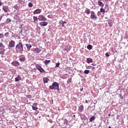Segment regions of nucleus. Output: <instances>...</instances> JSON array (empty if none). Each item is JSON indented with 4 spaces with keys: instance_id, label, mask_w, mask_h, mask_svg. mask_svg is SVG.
Wrapping results in <instances>:
<instances>
[{
    "instance_id": "obj_1",
    "label": "nucleus",
    "mask_w": 128,
    "mask_h": 128,
    "mask_svg": "<svg viewBox=\"0 0 128 128\" xmlns=\"http://www.w3.org/2000/svg\"><path fill=\"white\" fill-rule=\"evenodd\" d=\"M24 44H22V42H18L16 46V52L17 54H22L24 52Z\"/></svg>"
},
{
    "instance_id": "obj_2",
    "label": "nucleus",
    "mask_w": 128,
    "mask_h": 128,
    "mask_svg": "<svg viewBox=\"0 0 128 128\" xmlns=\"http://www.w3.org/2000/svg\"><path fill=\"white\" fill-rule=\"evenodd\" d=\"M50 90H60V84L57 82H54L52 85L49 86Z\"/></svg>"
},
{
    "instance_id": "obj_3",
    "label": "nucleus",
    "mask_w": 128,
    "mask_h": 128,
    "mask_svg": "<svg viewBox=\"0 0 128 128\" xmlns=\"http://www.w3.org/2000/svg\"><path fill=\"white\" fill-rule=\"evenodd\" d=\"M90 18H91V20H98V16H96V13L94 12H90Z\"/></svg>"
},
{
    "instance_id": "obj_4",
    "label": "nucleus",
    "mask_w": 128,
    "mask_h": 128,
    "mask_svg": "<svg viewBox=\"0 0 128 128\" xmlns=\"http://www.w3.org/2000/svg\"><path fill=\"white\" fill-rule=\"evenodd\" d=\"M0 54H4V52L6 51V50L4 49V46L2 42L0 43Z\"/></svg>"
},
{
    "instance_id": "obj_5",
    "label": "nucleus",
    "mask_w": 128,
    "mask_h": 128,
    "mask_svg": "<svg viewBox=\"0 0 128 128\" xmlns=\"http://www.w3.org/2000/svg\"><path fill=\"white\" fill-rule=\"evenodd\" d=\"M36 68H37V70H39V72H40L42 73L46 72V70H44V68H42L41 67V66H40L39 64L36 65Z\"/></svg>"
},
{
    "instance_id": "obj_6",
    "label": "nucleus",
    "mask_w": 128,
    "mask_h": 128,
    "mask_svg": "<svg viewBox=\"0 0 128 128\" xmlns=\"http://www.w3.org/2000/svg\"><path fill=\"white\" fill-rule=\"evenodd\" d=\"M14 46H16V42L11 40L9 42L8 48H14Z\"/></svg>"
},
{
    "instance_id": "obj_7",
    "label": "nucleus",
    "mask_w": 128,
    "mask_h": 128,
    "mask_svg": "<svg viewBox=\"0 0 128 128\" xmlns=\"http://www.w3.org/2000/svg\"><path fill=\"white\" fill-rule=\"evenodd\" d=\"M38 20H40V22H44L46 20V17H44V16L42 15H40L38 17Z\"/></svg>"
},
{
    "instance_id": "obj_8",
    "label": "nucleus",
    "mask_w": 128,
    "mask_h": 128,
    "mask_svg": "<svg viewBox=\"0 0 128 128\" xmlns=\"http://www.w3.org/2000/svg\"><path fill=\"white\" fill-rule=\"evenodd\" d=\"M41 12H42V9L38 8L34 12L33 14H38Z\"/></svg>"
},
{
    "instance_id": "obj_9",
    "label": "nucleus",
    "mask_w": 128,
    "mask_h": 128,
    "mask_svg": "<svg viewBox=\"0 0 128 128\" xmlns=\"http://www.w3.org/2000/svg\"><path fill=\"white\" fill-rule=\"evenodd\" d=\"M24 46H26L27 48V50L28 52H30V48H32V44H24Z\"/></svg>"
},
{
    "instance_id": "obj_10",
    "label": "nucleus",
    "mask_w": 128,
    "mask_h": 128,
    "mask_svg": "<svg viewBox=\"0 0 128 128\" xmlns=\"http://www.w3.org/2000/svg\"><path fill=\"white\" fill-rule=\"evenodd\" d=\"M12 64L14 66H20V62L18 61H14L12 62Z\"/></svg>"
},
{
    "instance_id": "obj_11",
    "label": "nucleus",
    "mask_w": 128,
    "mask_h": 128,
    "mask_svg": "<svg viewBox=\"0 0 128 128\" xmlns=\"http://www.w3.org/2000/svg\"><path fill=\"white\" fill-rule=\"evenodd\" d=\"M2 9L4 12H8V6H2Z\"/></svg>"
},
{
    "instance_id": "obj_12",
    "label": "nucleus",
    "mask_w": 128,
    "mask_h": 128,
    "mask_svg": "<svg viewBox=\"0 0 128 128\" xmlns=\"http://www.w3.org/2000/svg\"><path fill=\"white\" fill-rule=\"evenodd\" d=\"M42 52V50L38 48H36L34 50V52H36V54H40Z\"/></svg>"
},
{
    "instance_id": "obj_13",
    "label": "nucleus",
    "mask_w": 128,
    "mask_h": 128,
    "mask_svg": "<svg viewBox=\"0 0 128 128\" xmlns=\"http://www.w3.org/2000/svg\"><path fill=\"white\" fill-rule=\"evenodd\" d=\"M40 24L42 26H48V22H40Z\"/></svg>"
},
{
    "instance_id": "obj_14",
    "label": "nucleus",
    "mask_w": 128,
    "mask_h": 128,
    "mask_svg": "<svg viewBox=\"0 0 128 128\" xmlns=\"http://www.w3.org/2000/svg\"><path fill=\"white\" fill-rule=\"evenodd\" d=\"M78 110L80 112H84V105H80L78 106Z\"/></svg>"
},
{
    "instance_id": "obj_15",
    "label": "nucleus",
    "mask_w": 128,
    "mask_h": 128,
    "mask_svg": "<svg viewBox=\"0 0 128 128\" xmlns=\"http://www.w3.org/2000/svg\"><path fill=\"white\" fill-rule=\"evenodd\" d=\"M59 24H61L62 27H64V24H66V22L60 20V21Z\"/></svg>"
},
{
    "instance_id": "obj_16",
    "label": "nucleus",
    "mask_w": 128,
    "mask_h": 128,
    "mask_svg": "<svg viewBox=\"0 0 128 128\" xmlns=\"http://www.w3.org/2000/svg\"><path fill=\"white\" fill-rule=\"evenodd\" d=\"M49 80H50V79H48V78L44 77L43 78L44 84H46V83L48 82Z\"/></svg>"
},
{
    "instance_id": "obj_17",
    "label": "nucleus",
    "mask_w": 128,
    "mask_h": 128,
    "mask_svg": "<svg viewBox=\"0 0 128 128\" xmlns=\"http://www.w3.org/2000/svg\"><path fill=\"white\" fill-rule=\"evenodd\" d=\"M86 62L88 64H90V62H92L94 60L92 58H87Z\"/></svg>"
},
{
    "instance_id": "obj_18",
    "label": "nucleus",
    "mask_w": 128,
    "mask_h": 128,
    "mask_svg": "<svg viewBox=\"0 0 128 128\" xmlns=\"http://www.w3.org/2000/svg\"><path fill=\"white\" fill-rule=\"evenodd\" d=\"M21 78H22L20 77V76L18 75L15 78V82H20Z\"/></svg>"
},
{
    "instance_id": "obj_19",
    "label": "nucleus",
    "mask_w": 128,
    "mask_h": 128,
    "mask_svg": "<svg viewBox=\"0 0 128 128\" xmlns=\"http://www.w3.org/2000/svg\"><path fill=\"white\" fill-rule=\"evenodd\" d=\"M94 120H96V116H93L90 118L89 122H94Z\"/></svg>"
},
{
    "instance_id": "obj_20",
    "label": "nucleus",
    "mask_w": 128,
    "mask_h": 128,
    "mask_svg": "<svg viewBox=\"0 0 128 128\" xmlns=\"http://www.w3.org/2000/svg\"><path fill=\"white\" fill-rule=\"evenodd\" d=\"M98 4L99 6H102V8H104V3H102V2L100 1H98Z\"/></svg>"
},
{
    "instance_id": "obj_21",
    "label": "nucleus",
    "mask_w": 128,
    "mask_h": 128,
    "mask_svg": "<svg viewBox=\"0 0 128 128\" xmlns=\"http://www.w3.org/2000/svg\"><path fill=\"white\" fill-rule=\"evenodd\" d=\"M38 18L36 16H33V20H34V22H38Z\"/></svg>"
},
{
    "instance_id": "obj_22",
    "label": "nucleus",
    "mask_w": 128,
    "mask_h": 128,
    "mask_svg": "<svg viewBox=\"0 0 128 128\" xmlns=\"http://www.w3.org/2000/svg\"><path fill=\"white\" fill-rule=\"evenodd\" d=\"M87 48L89 50H92V46L91 44H88L87 46Z\"/></svg>"
},
{
    "instance_id": "obj_23",
    "label": "nucleus",
    "mask_w": 128,
    "mask_h": 128,
    "mask_svg": "<svg viewBox=\"0 0 128 128\" xmlns=\"http://www.w3.org/2000/svg\"><path fill=\"white\" fill-rule=\"evenodd\" d=\"M50 60H45L44 61V64H46H46H50Z\"/></svg>"
},
{
    "instance_id": "obj_24",
    "label": "nucleus",
    "mask_w": 128,
    "mask_h": 128,
    "mask_svg": "<svg viewBox=\"0 0 128 128\" xmlns=\"http://www.w3.org/2000/svg\"><path fill=\"white\" fill-rule=\"evenodd\" d=\"M85 12H86V14H90V9L86 8V10H85Z\"/></svg>"
},
{
    "instance_id": "obj_25",
    "label": "nucleus",
    "mask_w": 128,
    "mask_h": 128,
    "mask_svg": "<svg viewBox=\"0 0 128 128\" xmlns=\"http://www.w3.org/2000/svg\"><path fill=\"white\" fill-rule=\"evenodd\" d=\"M20 62H24L26 60V58L22 57L19 58Z\"/></svg>"
},
{
    "instance_id": "obj_26",
    "label": "nucleus",
    "mask_w": 128,
    "mask_h": 128,
    "mask_svg": "<svg viewBox=\"0 0 128 128\" xmlns=\"http://www.w3.org/2000/svg\"><path fill=\"white\" fill-rule=\"evenodd\" d=\"M4 36L5 38H8V36H10V32H7L5 33Z\"/></svg>"
},
{
    "instance_id": "obj_27",
    "label": "nucleus",
    "mask_w": 128,
    "mask_h": 128,
    "mask_svg": "<svg viewBox=\"0 0 128 128\" xmlns=\"http://www.w3.org/2000/svg\"><path fill=\"white\" fill-rule=\"evenodd\" d=\"M32 108L33 110H38V107L34 106H32Z\"/></svg>"
},
{
    "instance_id": "obj_28",
    "label": "nucleus",
    "mask_w": 128,
    "mask_h": 128,
    "mask_svg": "<svg viewBox=\"0 0 128 128\" xmlns=\"http://www.w3.org/2000/svg\"><path fill=\"white\" fill-rule=\"evenodd\" d=\"M84 74H90V70H86L84 71Z\"/></svg>"
},
{
    "instance_id": "obj_29",
    "label": "nucleus",
    "mask_w": 128,
    "mask_h": 128,
    "mask_svg": "<svg viewBox=\"0 0 128 128\" xmlns=\"http://www.w3.org/2000/svg\"><path fill=\"white\" fill-rule=\"evenodd\" d=\"M56 66L55 68H58L60 66V62H58L56 64Z\"/></svg>"
},
{
    "instance_id": "obj_30",
    "label": "nucleus",
    "mask_w": 128,
    "mask_h": 128,
    "mask_svg": "<svg viewBox=\"0 0 128 128\" xmlns=\"http://www.w3.org/2000/svg\"><path fill=\"white\" fill-rule=\"evenodd\" d=\"M12 22V20L10 19V18H8L6 19V22L7 24H9V22Z\"/></svg>"
},
{
    "instance_id": "obj_31",
    "label": "nucleus",
    "mask_w": 128,
    "mask_h": 128,
    "mask_svg": "<svg viewBox=\"0 0 128 128\" xmlns=\"http://www.w3.org/2000/svg\"><path fill=\"white\" fill-rule=\"evenodd\" d=\"M100 12H105L106 10H104V9L102 8L100 9Z\"/></svg>"
},
{
    "instance_id": "obj_32",
    "label": "nucleus",
    "mask_w": 128,
    "mask_h": 128,
    "mask_svg": "<svg viewBox=\"0 0 128 128\" xmlns=\"http://www.w3.org/2000/svg\"><path fill=\"white\" fill-rule=\"evenodd\" d=\"M32 2H29L28 3V6L29 8H32Z\"/></svg>"
},
{
    "instance_id": "obj_33",
    "label": "nucleus",
    "mask_w": 128,
    "mask_h": 128,
    "mask_svg": "<svg viewBox=\"0 0 128 128\" xmlns=\"http://www.w3.org/2000/svg\"><path fill=\"white\" fill-rule=\"evenodd\" d=\"M70 82H72V78H69L67 80V83L70 84Z\"/></svg>"
},
{
    "instance_id": "obj_34",
    "label": "nucleus",
    "mask_w": 128,
    "mask_h": 128,
    "mask_svg": "<svg viewBox=\"0 0 128 128\" xmlns=\"http://www.w3.org/2000/svg\"><path fill=\"white\" fill-rule=\"evenodd\" d=\"M4 36L2 34H0V38H4Z\"/></svg>"
},
{
    "instance_id": "obj_35",
    "label": "nucleus",
    "mask_w": 128,
    "mask_h": 128,
    "mask_svg": "<svg viewBox=\"0 0 128 128\" xmlns=\"http://www.w3.org/2000/svg\"><path fill=\"white\" fill-rule=\"evenodd\" d=\"M26 96L27 98H32V96L30 95H27Z\"/></svg>"
},
{
    "instance_id": "obj_36",
    "label": "nucleus",
    "mask_w": 128,
    "mask_h": 128,
    "mask_svg": "<svg viewBox=\"0 0 128 128\" xmlns=\"http://www.w3.org/2000/svg\"><path fill=\"white\" fill-rule=\"evenodd\" d=\"M105 56H106V58H108V57L110 56V54H108V53H106L105 54Z\"/></svg>"
},
{
    "instance_id": "obj_37",
    "label": "nucleus",
    "mask_w": 128,
    "mask_h": 128,
    "mask_svg": "<svg viewBox=\"0 0 128 128\" xmlns=\"http://www.w3.org/2000/svg\"><path fill=\"white\" fill-rule=\"evenodd\" d=\"M68 120H66V119H65L64 121V124H68Z\"/></svg>"
},
{
    "instance_id": "obj_38",
    "label": "nucleus",
    "mask_w": 128,
    "mask_h": 128,
    "mask_svg": "<svg viewBox=\"0 0 128 128\" xmlns=\"http://www.w3.org/2000/svg\"><path fill=\"white\" fill-rule=\"evenodd\" d=\"M108 24H109L110 26H112V22H108Z\"/></svg>"
},
{
    "instance_id": "obj_39",
    "label": "nucleus",
    "mask_w": 128,
    "mask_h": 128,
    "mask_svg": "<svg viewBox=\"0 0 128 128\" xmlns=\"http://www.w3.org/2000/svg\"><path fill=\"white\" fill-rule=\"evenodd\" d=\"M2 6V1H0V6Z\"/></svg>"
},
{
    "instance_id": "obj_40",
    "label": "nucleus",
    "mask_w": 128,
    "mask_h": 128,
    "mask_svg": "<svg viewBox=\"0 0 128 128\" xmlns=\"http://www.w3.org/2000/svg\"><path fill=\"white\" fill-rule=\"evenodd\" d=\"M37 104H38L37 103H34V104L33 106H37Z\"/></svg>"
},
{
    "instance_id": "obj_41",
    "label": "nucleus",
    "mask_w": 128,
    "mask_h": 128,
    "mask_svg": "<svg viewBox=\"0 0 128 128\" xmlns=\"http://www.w3.org/2000/svg\"><path fill=\"white\" fill-rule=\"evenodd\" d=\"M83 90H84V88H81L80 89V92H82Z\"/></svg>"
},
{
    "instance_id": "obj_42",
    "label": "nucleus",
    "mask_w": 128,
    "mask_h": 128,
    "mask_svg": "<svg viewBox=\"0 0 128 128\" xmlns=\"http://www.w3.org/2000/svg\"><path fill=\"white\" fill-rule=\"evenodd\" d=\"M92 64V66H96V64Z\"/></svg>"
},
{
    "instance_id": "obj_43",
    "label": "nucleus",
    "mask_w": 128,
    "mask_h": 128,
    "mask_svg": "<svg viewBox=\"0 0 128 128\" xmlns=\"http://www.w3.org/2000/svg\"><path fill=\"white\" fill-rule=\"evenodd\" d=\"M86 104H88V100H86Z\"/></svg>"
},
{
    "instance_id": "obj_44",
    "label": "nucleus",
    "mask_w": 128,
    "mask_h": 128,
    "mask_svg": "<svg viewBox=\"0 0 128 128\" xmlns=\"http://www.w3.org/2000/svg\"><path fill=\"white\" fill-rule=\"evenodd\" d=\"M122 95H120V98L122 99Z\"/></svg>"
},
{
    "instance_id": "obj_45",
    "label": "nucleus",
    "mask_w": 128,
    "mask_h": 128,
    "mask_svg": "<svg viewBox=\"0 0 128 128\" xmlns=\"http://www.w3.org/2000/svg\"><path fill=\"white\" fill-rule=\"evenodd\" d=\"M112 116V114H108V116Z\"/></svg>"
},
{
    "instance_id": "obj_46",
    "label": "nucleus",
    "mask_w": 128,
    "mask_h": 128,
    "mask_svg": "<svg viewBox=\"0 0 128 128\" xmlns=\"http://www.w3.org/2000/svg\"><path fill=\"white\" fill-rule=\"evenodd\" d=\"M106 0V2H108V1H110V0Z\"/></svg>"
},
{
    "instance_id": "obj_47",
    "label": "nucleus",
    "mask_w": 128,
    "mask_h": 128,
    "mask_svg": "<svg viewBox=\"0 0 128 128\" xmlns=\"http://www.w3.org/2000/svg\"><path fill=\"white\" fill-rule=\"evenodd\" d=\"M106 20H108V17H105Z\"/></svg>"
},
{
    "instance_id": "obj_48",
    "label": "nucleus",
    "mask_w": 128,
    "mask_h": 128,
    "mask_svg": "<svg viewBox=\"0 0 128 128\" xmlns=\"http://www.w3.org/2000/svg\"><path fill=\"white\" fill-rule=\"evenodd\" d=\"M108 128H112V126H108Z\"/></svg>"
},
{
    "instance_id": "obj_49",
    "label": "nucleus",
    "mask_w": 128,
    "mask_h": 128,
    "mask_svg": "<svg viewBox=\"0 0 128 128\" xmlns=\"http://www.w3.org/2000/svg\"><path fill=\"white\" fill-rule=\"evenodd\" d=\"M98 0V2H100V1H102V0Z\"/></svg>"
},
{
    "instance_id": "obj_50",
    "label": "nucleus",
    "mask_w": 128,
    "mask_h": 128,
    "mask_svg": "<svg viewBox=\"0 0 128 128\" xmlns=\"http://www.w3.org/2000/svg\"><path fill=\"white\" fill-rule=\"evenodd\" d=\"M74 116V118H75V116H76V115H74V116Z\"/></svg>"
},
{
    "instance_id": "obj_51",
    "label": "nucleus",
    "mask_w": 128,
    "mask_h": 128,
    "mask_svg": "<svg viewBox=\"0 0 128 128\" xmlns=\"http://www.w3.org/2000/svg\"><path fill=\"white\" fill-rule=\"evenodd\" d=\"M100 14V12H98V14Z\"/></svg>"
},
{
    "instance_id": "obj_52",
    "label": "nucleus",
    "mask_w": 128,
    "mask_h": 128,
    "mask_svg": "<svg viewBox=\"0 0 128 128\" xmlns=\"http://www.w3.org/2000/svg\"><path fill=\"white\" fill-rule=\"evenodd\" d=\"M18 39L20 38V37L18 36Z\"/></svg>"
},
{
    "instance_id": "obj_53",
    "label": "nucleus",
    "mask_w": 128,
    "mask_h": 128,
    "mask_svg": "<svg viewBox=\"0 0 128 128\" xmlns=\"http://www.w3.org/2000/svg\"><path fill=\"white\" fill-rule=\"evenodd\" d=\"M20 32H22V30H21Z\"/></svg>"
},
{
    "instance_id": "obj_54",
    "label": "nucleus",
    "mask_w": 128,
    "mask_h": 128,
    "mask_svg": "<svg viewBox=\"0 0 128 128\" xmlns=\"http://www.w3.org/2000/svg\"><path fill=\"white\" fill-rule=\"evenodd\" d=\"M106 12H108V11H105Z\"/></svg>"
},
{
    "instance_id": "obj_55",
    "label": "nucleus",
    "mask_w": 128,
    "mask_h": 128,
    "mask_svg": "<svg viewBox=\"0 0 128 128\" xmlns=\"http://www.w3.org/2000/svg\"><path fill=\"white\" fill-rule=\"evenodd\" d=\"M16 128H18V126H16Z\"/></svg>"
},
{
    "instance_id": "obj_56",
    "label": "nucleus",
    "mask_w": 128,
    "mask_h": 128,
    "mask_svg": "<svg viewBox=\"0 0 128 128\" xmlns=\"http://www.w3.org/2000/svg\"><path fill=\"white\" fill-rule=\"evenodd\" d=\"M80 72H81L80 70Z\"/></svg>"
}]
</instances>
